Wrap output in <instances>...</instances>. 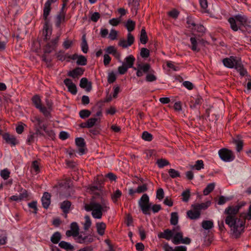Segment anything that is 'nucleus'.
<instances>
[{
	"instance_id": "obj_11",
	"label": "nucleus",
	"mask_w": 251,
	"mask_h": 251,
	"mask_svg": "<svg viewBox=\"0 0 251 251\" xmlns=\"http://www.w3.org/2000/svg\"><path fill=\"white\" fill-rule=\"evenodd\" d=\"M240 60V58L235 56H230L229 58H224L222 62L224 66L228 68H234L236 62Z\"/></svg>"
},
{
	"instance_id": "obj_54",
	"label": "nucleus",
	"mask_w": 251,
	"mask_h": 251,
	"mask_svg": "<svg viewBox=\"0 0 251 251\" xmlns=\"http://www.w3.org/2000/svg\"><path fill=\"white\" fill-rule=\"evenodd\" d=\"M56 57L58 60L63 61L68 59V54H64V52L61 51L56 53Z\"/></svg>"
},
{
	"instance_id": "obj_7",
	"label": "nucleus",
	"mask_w": 251,
	"mask_h": 251,
	"mask_svg": "<svg viewBox=\"0 0 251 251\" xmlns=\"http://www.w3.org/2000/svg\"><path fill=\"white\" fill-rule=\"evenodd\" d=\"M219 155L222 160L225 162H230L234 160L235 156L232 152L226 149L219 150Z\"/></svg>"
},
{
	"instance_id": "obj_9",
	"label": "nucleus",
	"mask_w": 251,
	"mask_h": 251,
	"mask_svg": "<svg viewBox=\"0 0 251 251\" xmlns=\"http://www.w3.org/2000/svg\"><path fill=\"white\" fill-rule=\"evenodd\" d=\"M44 19L45 20V24L43 29V35L44 36V40L47 41L50 37L52 33V29L49 24V20L48 17H47L46 19Z\"/></svg>"
},
{
	"instance_id": "obj_19",
	"label": "nucleus",
	"mask_w": 251,
	"mask_h": 251,
	"mask_svg": "<svg viewBox=\"0 0 251 251\" xmlns=\"http://www.w3.org/2000/svg\"><path fill=\"white\" fill-rule=\"evenodd\" d=\"M50 197L51 196L48 192H45L42 198L41 201L43 207L47 209L50 204Z\"/></svg>"
},
{
	"instance_id": "obj_14",
	"label": "nucleus",
	"mask_w": 251,
	"mask_h": 251,
	"mask_svg": "<svg viewBox=\"0 0 251 251\" xmlns=\"http://www.w3.org/2000/svg\"><path fill=\"white\" fill-rule=\"evenodd\" d=\"M176 227H178V229H176L174 231V234L173 236L172 242L175 245H178L180 244L181 241L183 237V233L180 230V227L177 226Z\"/></svg>"
},
{
	"instance_id": "obj_10",
	"label": "nucleus",
	"mask_w": 251,
	"mask_h": 251,
	"mask_svg": "<svg viewBox=\"0 0 251 251\" xmlns=\"http://www.w3.org/2000/svg\"><path fill=\"white\" fill-rule=\"evenodd\" d=\"M177 229H178V227H174L172 230L166 229L164 230L163 232L159 233L158 237L159 238H163L167 240H170L173 238L174 231Z\"/></svg>"
},
{
	"instance_id": "obj_63",
	"label": "nucleus",
	"mask_w": 251,
	"mask_h": 251,
	"mask_svg": "<svg viewBox=\"0 0 251 251\" xmlns=\"http://www.w3.org/2000/svg\"><path fill=\"white\" fill-rule=\"evenodd\" d=\"M193 30H194L197 31L198 32L202 33L205 32V29L202 25H200V24H196V26H195V27Z\"/></svg>"
},
{
	"instance_id": "obj_20",
	"label": "nucleus",
	"mask_w": 251,
	"mask_h": 251,
	"mask_svg": "<svg viewBox=\"0 0 251 251\" xmlns=\"http://www.w3.org/2000/svg\"><path fill=\"white\" fill-rule=\"evenodd\" d=\"M79 86L87 92H90L92 89V83L88 81L86 77H83L80 79Z\"/></svg>"
},
{
	"instance_id": "obj_45",
	"label": "nucleus",
	"mask_w": 251,
	"mask_h": 251,
	"mask_svg": "<svg viewBox=\"0 0 251 251\" xmlns=\"http://www.w3.org/2000/svg\"><path fill=\"white\" fill-rule=\"evenodd\" d=\"M156 164L159 168H162L168 165L169 164V162L167 160L161 158L157 160Z\"/></svg>"
},
{
	"instance_id": "obj_36",
	"label": "nucleus",
	"mask_w": 251,
	"mask_h": 251,
	"mask_svg": "<svg viewBox=\"0 0 251 251\" xmlns=\"http://www.w3.org/2000/svg\"><path fill=\"white\" fill-rule=\"evenodd\" d=\"M125 26L128 32L130 33L135 28V23L131 20L129 19L127 21Z\"/></svg>"
},
{
	"instance_id": "obj_29",
	"label": "nucleus",
	"mask_w": 251,
	"mask_h": 251,
	"mask_svg": "<svg viewBox=\"0 0 251 251\" xmlns=\"http://www.w3.org/2000/svg\"><path fill=\"white\" fill-rule=\"evenodd\" d=\"M210 202L207 201L205 203H201L200 204H197L195 205H192L194 209L197 210L198 211L201 212V210L202 209H206L209 205Z\"/></svg>"
},
{
	"instance_id": "obj_27",
	"label": "nucleus",
	"mask_w": 251,
	"mask_h": 251,
	"mask_svg": "<svg viewBox=\"0 0 251 251\" xmlns=\"http://www.w3.org/2000/svg\"><path fill=\"white\" fill-rule=\"evenodd\" d=\"M203 101L202 98L198 96L197 97L191 101L190 107L191 108H197L198 106L200 105Z\"/></svg>"
},
{
	"instance_id": "obj_60",
	"label": "nucleus",
	"mask_w": 251,
	"mask_h": 251,
	"mask_svg": "<svg viewBox=\"0 0 251 251\" xmlns=\"http://www.w3.org/2000/svg\"><path fill=\"white\" fill-rule=\"evenodd\" d=\"M76 146L79 147H84L85 145V143L83 138L81 137L76 138L75 140Z\"/></svg>"
},
{
	"instance_id": "obj_39",
	"label": "nucleus",
	"mask_w": 251,
	"mask_h": 251,
	"mask_svg": "<svg viewBox=\"0 0 251 251\" xmlns=\"http://www.w3.org/2000/svg\"><path fill=\"white\" fill-rule=\"evenodd\" d=\"M122 196V192L119 190L117 189L113 194L111 195V199L113 202L116 203L119 199L121 198Z\"/></svg>"
},
{
	"instance_id": "obj_15",
	"label": "nucleus",
	"mask_w": 251,
	"mask_h": 251,
	"mask_svg": "<svg viewBox=\"0 0 251 251\" xmlns=\"http://www.w3.org/2000/svg\"><path fill=\"white\" fill-rule=\"evenodd\" d=\"M76 240L77 243L85 244L91 243L94 240L93 237L90 235H85L82 234L78 235Z\"/></svg>"
},
{
	"instance_id": "obj_8",
	"label": "nucleus",
	"mask_w": 251,
	"mask_h": 251,
	"mask_svg": "<svg viewBox=\"0 0 251 251\" xmlns=\"http://www.w3.org/2000/svg\"><path fill=\"white\" fill-rule=\"evenodd\" d=\"M190 41L191 45L189 46V47L193 51L195 52H199L201 50L199 46V44H201L204 45L206 42L203 39H197L195 37H191Z\"/></svg>"
},
{
	"instance_id": "obj_25",
	"label": "nucleus",
	"mask_w": 251,
	"mask_h": 251,
	"mask_svg": "<svg viewBox=\"0 0 251 251\" xmlns=\"http://www.w3.org/2000/svg\"><path fill=\"white\" fill-rule=\"evenodd\" d=\"M59 246L67 251H73L74 250V247L70 243L62 241L59 243Z\"/></svg>"
},
{
	"instance_id": "obj_13",
	"label": "nucleus",
	"mask_w": 251,
	"mask_h": 251,
	"mask_svg": "<svg viewBox=\"0 0 251 251\" xmlns=\"http://www.w3.org/2000/svg\"><path fill=\"white\" fill-rule=\"evenodd\" d=\"M58 0H47L45 2L44 8H43V19H47V17H48L49 15L50 14L51 8V5L52 3H55Z\"/></svg>"
},
{
	"instance_id": "obj_62",
	"label": "nucleus",
	"mask_w": 251,
	"mask_h": 251,
	"mask_svg": "<svg viewBox=\"0 0 251 251\" xmlns=\"http://www.w3.org/2000/svg\"><path fill=\"white\" fill-rule=\"evenodd\" d=\"M147 185L146 184H144L141 185H139L138 186L137 188L136 189V192L137 193H142L146 192L147 190Z\"/></svg>"
},
{
	"instance_id": "obj_18",
	"label": "nucleus",
	"mask_w": 251,
	"mask_h": 251,
	"mask_svg": "<svg viewBox=\"0 0 251 251\" xmlns=\"http://www.w3.org/2000/svg\"><path fill=\"white\" fill-rule=\"evenodd\" d=\"M2 137L5 142L12 146H15L18 143V141L14 135L5 133L2 135Z\"/></svg>"
},
{
	"instance_id": "obj_64",
	"label": "nucleus",
	"mask_w": 251,
	"mask_h": 251,
	"mask_svg": "<svg viewBox=\"0 0 251 251\" xmlns=\"http://www.w3.org/2000/svg\"><path fill=\"white\" fill-rule=\"evenodd\" d=\"M140 55L143 58H147L150 56V51L146 48L141 49Z\"/></svg>"
},
{
	"instance_id": "obj_6",
	"label": "nucleus",
	"mask_w": 251,
	"mask_h": 251,
	"mask_svg": "<svg viewBox=\"0 0 251 251\" xmlns=\"http://www.w3.org/2000/svg\"><path fill=\"white\" fill-rule=\"evenodd\" d=\"M133 69L137 71L136 75L138 77L143 76L144 74L153 72L151 65L148 63L138 64L137 67L133 68Z\"/></svg>"
},
{
	"instance_id": "obj_47",
	"label": "nucleus",
	"mask_w": 251,
	"mask_h": 251,
	"mask_svg": "<svg viewBox=\"0 0 251 251\" xmlns=\"http://www.w3.org/2000/svg\"><path fill=\"white\" fill-rule=\"evenodd\" d=\"M87 125L89 126V128L92 127L97 122L100 123V119L97 118H92L89 119L87 121Z\"/></svg>"
},
{
	"instance_id": "obj_5",
	"label": "nucleus",
	"mask_w": 251,
	"mask_h": 251,
	"mask_svg": "<svg viewBox=\"0 0 251 251\" xmlns=\"http://www.w3.org/2000/svg\"><path fill=\"white\" fill-rule=\"evenodd\" d=\"M142 212L144 214H150L149 211L151 207V203H150V199L147 194H144L141 197L138 202Z\"/></svg>"
},
{
	"instance_id": "obj_4",
	"label": "nucleus",
	"mask_w": 251,
	"mask_h": 251,
	"mask_svg": "<svg viewBox=\"0 0 251 251\" xmlns=\"http://www.w3.org/2000/svg\"><path fill=\"white\" fill-rule=\"evenodd\" d=\"M84 208L87 211H92L91 214L94 218H101L103 209L99 203L92 202L89 204H85Z\"/></svg>"
},
{
	"instance_id": "obj_41",
	"label": "nucleus",
	"mask_w": 251,
	"mask_h": 251,
	"mask_svg": "<svg viewBox=\"0 0 251 251\" xmlns=\"http://www.w3.org/2000/svg\"><path fill=\"white\" fill-rule=\"evenodd\" d=\"M178 220V216L177 213L172 212L171 215L170 223L172 225L176 226Z\"/></svg>"
},
{
	"instance_id": "obj_52",
	"label": "nucleus",
	"mask_w": 251,
	"mask_h": 251,
	"mask_svg": "<svg viewBox=\"0 0 251 251\" xmlns=\"http://www.w3.org/2000/svg\"><path fill=\"white\" fill-rule=\"evenodd\" d=\"M20 200L21 201L24 200H27L28 197V194L25 189H22L21 193L19 195Z\"/></svg>"
},
{
	"instance_id": "obj_48",
	"label": "nucleus",
	"mask_w": 251,
	"mask_h": 251,
	"mask_svg": "<svg viewBox=\"0 0 251 251\" xmlns=\"http://www.w3.org/2000/svg\"><path fill=\"white\" fill-rule=\"evenodd\" d=\"M154 71L152 73H149L147 74L146 80L148 82H153L157 79L156 76L153 74Z\"/></svg>"
},
{
	"instance_id": "obj_16",
	"label": "nucleus",
	"mask_w": 251,
	"mask_h": 251,
	"mask_svg": "<svg viewBox=\"0 0 251 251\" xmlns=\"http://www.w3.org/2000/svg\"><path fill=\"white\" fill-rule=\"evenodd\" d=\"M64 83L67 87L69 92L73 95H75L77 93L76 86L72 80L70 78H66L64 80Z\"/></svg>"
},
{
	"instance_id": "obj_38",
	"label": "nucleus",
	"mask_w": 251,
	"mask_h": 251,
	"mask_svg": "<svg viewBox=\"0 0 251 251\" xmlns=\"http://www.w3.org/2000/svg\"><path fill=\"white\" fill-rule=\"evenodd\" d=\"M43 130L45 132L48 138L53 139L55 138V133L51 129H49L47 126H43Z\"/></svg>"
},
{
	"instance_id": "obj_34",
	"label": "nucleus",
	"mask_w": 251,
	"mask_h": 251,
	"mask_svg": "<svg viewBox=\"0 0 251 251\" xmlns=\"http://www.w3.org/2000/svg\"><path fill=\"white\" fill-rule=\"evenodd\" d=\"M201 226L205 230L211 229L214 226L213 222L210 220H204L201 223Z\"/></svg>"
},
{
	"instance_id": "obj_23",
	"label": "nucleus",
	"mask_w": 251,
	"mask_h": 251,
	"mask_svg": "<svg viewBox=\"0 0 251 251\" xmlns=\"http://www.w3.org/2000/svg\"><path fill=\"white\" fill-rule=\"evenodd\" d=\"M187 215L188 217L192 220L198 219L200 218L201 212L197 210H190L187 211Z\"/></svg>"
},
{
	"instance_id": "obj_44",
	"label": "nucleus",
	"mask_w": 251,
	"mask_h": 251,
	"mask_svg": "<svg viewBox=\"0 0 251 251\" xmlns=\"http://www.w3.org/2000/svg\"><path fill=\"white\" fill-rule=\"evenodd\" d=\"M37 137L36 136H35V134H33V132H30L26 140L27 144L29 145L32 144L35 141V140L37 139Z\"/></svg>"
},
{
	"instance_id": "obj_33",
	"label": "nucleus",
	"mask_w": 251,
	"mask_h": 251,
	"mask_svg": "<svg viewBox=\"0 0 251 251\" xmlns=\"http://www.w3.org/2000/svg\"><path fill=\"white\" fill-rule=\"evenodd\" d=\"M61 238V235L59 232L56 231L54 232L50 237V241L53 244H57L59 243Z\"/></svg>"
},
{
	"instance_id": "obj_55",
	"label": "nucleus",
	"mask_w": 251,
	"mask_h": 251,
	"mask_svg": "<svg viewBox=\"0 0 251 251\" xmlns=\"http://www.w3.org/2000/svg\"><path fill=\"white\" fill-rule=\"evenodd\" d=\"M181 196H182V200L184 202H187L190 198V192L189 190L183 191L182 193Z\"/></svg>"
},
{
	"instance_id": "obj_21",
	"label": "nucleus",
	"mask_w": 251,
	"mask_h": 251,
	"mask_svg": "<svg viewBox=\"0 0 251 251\" xmlns=\"http://www.w3.org/2000/svg\"><path fill=\"white\" fill-rule=\"evenodd\" d=\"M32 122L34 124L35 127H39L43 129V126H47V125L43 124V119L39 116H35L31 119Z\"/></svg>"
},
{
	"instance_id": "obj_37",
	"label": "nucleus",
	"mask_w": 251,
	"mask_h": 251,
	"mask_svg": "<svg viewBox=\"0 0 251 251\" xmlns=\"http://www.w3.org/2000/svg\"><path fill=\"white\" fill-rule=\"evenodd\" d=\"M215 186V183H211L208 184L205 188L203 190V194L204 195H208L211 193L214 189Z\"/></svg>"
},
{
	"instance_id": "obj_30",
	"label": "nucleus",
	"mask_w": 251,
	"mask_h": 251,
	"mask_svg": "<svg viewBox=\"0 0 251 251\" xmlns=\"http://www.w3.org/2000/svg\"><path fill=\"white\" fill-rule=\"evenodd\" d=\"M71 205V202L69 201H65L61 203L60 208L65 213H68Z\"/></svg>"
},
{
	"instance_id": "obj_17",
	"label": "nucleus",
	"mask_w": 251,
	"mask_h": 251,
	"mask_svg": "<svg viewBox=\"0 0 251 251\" xmlns=\"http://www.w3.org/2000/svg\"><path fill=\"white\" fill-rule=\"evenodd\" d=\"M234 69L239 73L241 76L243 77L248 75L247 69L245 68L240 59L236 62Z\"/></svg>"
},
{
	"instance_id": "obj_12",
	"label": "nucleus",
	"mask_w": 251,
	"mask_h": 251,
	"mask_svg": "<svg viewBox=\"0 0 251 251\" xmlns=\"http://www.w3.org/2000/svg\"><path fill=\"white\" fill-rule=\"evenodd\" d=\"M134 36L130 33H128L127 34V40L126 41L124 39H121L120 40L118 45L119 46H121L123 48H126L131 46V45L134 43Z\"/></svg>"
},
{
	"instance_id": "obj_31",
	"label": "nucleus",
	"mask_w": 251,
	"mask_h": 251,
	"mask_svg": "<svg viewBox=\"0 0 251 251\" xmlns=\"http://www.w3.org/2000/svg\"><path fill=\"white\" fill-rule=\"evenodd\" d=\"M148 40V37L147 35V33L144 27L142 28L141 31L140 36V41L141 43L143 44H145L147 43Z\"/></svg>"
},
{
	"instance_id": "obj_28",
	"label": "nucleus",
	"mask_w": 251,
	"mask_h": 251,
	"mask_svg": "<svg viewBox=\"0 0 251 251\" xmlns=\"http://www.w3.org/2000/svg\"><path fill=\"white\" fill-rule=\"evenodd\" d=\"M96 228L98 233L100 235L102 236L104 234L106 225L103 222L97 223L96 224Z\"/></svg>"
},
{
	"instance_id": "obj_59",
	"label": "nucleus",
	"mask_w": 251,
	"mask_h": 251,
	"mask_svg": "<svg viewBox=\"0 0 251 251\" xmlns=\"http://www.w3.org/2000/svg\"><path fill=\"white\" fill-rule=\"evenodd\" d=\"M116 79V76L114 72H111L108 74L107 77V81L111 84L113 83Z\"/></svg>"
},
{
	"instance_id": "obj_32",
	"label": "nucleus",
	"mask_w": 251,
	"mask_h": 251,
	"mask_svg": "<svg viewBox=\"0 0 251 251\" xmlns=\"http://www.w3.org/2000/svg\"><path fill=\"white\" fill-rule=\"evenodd\" d=\"M81 48L83 53H87L88 51V45L86 39V36L85 34L82 36V42L81 43Z\"/></svg>"
},
{
	"instance_id": "obj_61",
	"label": "nucleus",
	"mask_w": 251,
	"mask_h": 251,
	"mask_svg": "<svg viewBox=\"0 0 251 251\" xmlns=\"http://www.w3.org/2000/svg\"><path fill=\"white\" fill-rule=\"evenodd\" d=\"M100 204L101 205L102 208L103 209V212L106 211L109 208V206H108V202L106 200L102 199Z\"/></svg>"
},
{
	"instance_id": "obj_42",
	"label": "nucleus",
	"mask_w": 251,
	"mask_h": 251,
	"mask_svg": "<svg viewBox=\"0 0 251 251\" xmlns=\"http://www.w3.org/2000/svg\"><path fill=\"white\" fill-rule=\"evenodd\" d=\"M186 23L187 24V28L193 29L196 26V23L194 19L192 17H188L186 19Z\"/></svg>"
},
{
	"instance_id": "obj_50",
	"label": "nucleus",
	"mask_w": 251,
	"mask_h": 251,
	"mask_svg": "<svg viewBox=\"0 0 251 251\" xmlns=\"http://www.w3.org/2000/svg\"><path fill=\"white\" fill-rule=\"evenodd\" d=\"M79 114L81 118L85 119L90 116L91 112L87 109H83L79 111Z\"/></svg>"
},
{
	"instance_id": "obj_26",
	"label": "nucleus",
	"mask_w": 251,
	"mask_h": 251,
	"mask_svg": "<svg viewBox=\"0 0 251 251\" xmlns=\"http://www.w3.org/2000/svg\"><path fill=\"white\" fill-rule=\"evenodd\" d=\"M126 62L123 64L126 65L128 69L132 68L133 69V64L135 61V58L132 55H130L125 58Z\"/></svg>"
},
{
	"instance_id": "obj_57",
	"label": "nucleus",
	"mask_w": 251,
	"mask_h": 251,
	"mask_svg": "<svg viewBox=\"0 0 251 251\" xmlns=\"http://www.w3.org/2000/svg\"><path fill=\"white\" fill-rule=\"evenodd\" d=\"M204 167L203 162L202 160H198L196 162L193 168H195L197 170H200Z\"/></svg>"
},
{
	"instance_id": "obj_53",
	"label": "nucleus",
	"mask_w": 251,
	"mask_h": 251,
	"mask_svg": "<svg viewBox=\"0 0 251 251\" xmlns=\"http://www.w3.org/2000/svg\"><path fill=\"white\" fill-rule=\"evenodd\" d=\"M142 138L147 141H151L152 140V135L148 131H144L142 133Z\"/></svg>"
},
{
	"instance_id": "obj_2",
	"label": "nucleus",
	"mask_w": 251,
	"mask_h": 251,
	"mask_svg": "<svg viewBox=\"0 0 251 251\" xmlns=\"http://www.w3.org/2000/svg\"><path fill=\"white\" fill-rule=\"evenodd\" d=\"M228 21L230 25L231 28L234 31H237L238 30L243 32L246 30L251 31V27L249 25L250 22L247 17L245 15H237L234 18H229Z\"/></svg>"
},
{
	"instance_id": "obj_3",
	"label": "nucleus",
	"mask_w": 251,
	"mask_h": 251,
	"mask_svg": "<svg viewBox=\"0 0 251 251\" xmlns=\"http://www.w3.org/2000/svg\"><path fill=\"white\" fill-rule=\"evenodd\" d=\"M59 37H56L48 42L44 48V54L42 56V59L43 61L46 63L48 66L50 65L52 61V58L49 56L47 54L51 52L55 49L58 42Z\"/></svg>"
},
{
	"instance_id": "obj_56",
	"label": "nucleus",
	"mask_w": 251,
	"mask_h": 251,
	"mask_svg": "<svg viewBox=\"0 0 251 251\" xmlns=\"http://www.w3.org/2000/svg\"><path fill=\"white\" fill-rule=\"evenodd\" d=\"M85 223L84 224V229L85 230H87L91 225V221L90 217L88 216L85 217Z\"/></svg>"
},
{
	"instance_id": "obj_43",
	"label": "nucleus",
	"mask_w": 251,
	"mask_h": 251,
	"mask_svg": "<svg viewBox=\"0 0 251 251\" xmlns=\"http://www.w3.org/2000/svg\"><path fill=\"white\" fill-rule=\"evenodd\" d=\"M31 168V171L34 172L36 174H38L40 172L39 162L36 160L33 161Z\"/></svg>"
},
{
	"instance_id": "obj_49",
	"label": "nucleus",
	"mask_w": 251,
	"mask_h": 251,
	"mask_svg": "<svg viewBox=\"0 0 251 251\" xmlns=\"http://www.w3.org/2000/svg\"><path fill=\"white\" fill-rule=\"evenodd\" d=\"M76 63L78 65L84 66L87 64V59L82 55H79Z\"/></svg>"
},
{
	"instance_id": "obj_40",
	"label": "nucleus",
	"mask_w": 251,
	"mask_h": 251,
	"mask_svg": "<svg viewBox=\"0 0 251 251\" xmlns=\"http://www.w3.org/2000/svg\"><path fill=\"white\" fill-rule=\"evenodd\" d=\"M32 101L36 108H38L42 106L41 100L38 95H35L32 98Z\"/></svg>"
},
{
	"instance_id": "obj_35",
	"label": "nucleus",
	"mask_w": 251,
	"mask_h": 251,
	"mask_svg": "<svg viewBox=\"0 0 251 251\" xmlns=\"http://www.w3.org/2000/svg\"><path fill=\"white\" fill-rule=\"evenodd\" d=\"M234 143L236 145V150L238 152H240L243 149V141L239 137H237L234 139Z\"/></svg>"
},
{
	"instance_id": "obj_46",
	"label": "nucleus",
	"mask_w": 251,
	"mask_h": 251,
	"mask_svg": "<svg viewBox=\"0 0 251 251\" xmlns=\"http://www.w3.org/2000/svg\"><path fill=\"white\" fill-rule=\"evenodd\" d=\"M168 173L170 177L172 178H175L180 177V173L174 169H170L168 171Z\"/></svg>"
},
{
	"instance_id": "obj_51",
	"label": "nucleus",
	"mask_w": 251,
	"mask_h": 251,
	"mask_svg": "<svg viewBox=\"0 0 251 251\" xmlns=\"http://www.w3.org/2000/svg\"><path fill=\"white\" fill-rule=\"evenodd\" d=\"M42 112L45 117L49 118L50 116V111L45 106H41L38 108Z\"/></svg>"
},
{
	"instance_id": "obj_58",
	"label": "nucleus",
	"mask_w": 251,
	"mask_h": 251,
	"mask_svg": "<svg viewBox=\"0 0 251 251\" xmlns=\"http://www.w3.org/2000/svg\"><path fill=\"white\" fill-rule=\"evenodd\" d=\"M9 175L10 172L7 169H5L0 172V176L4 180H6L9 178Z\"/></svg>"
},
{
	"instance_id": "obj_1",
	"label": "nucleus",
	"mask_w": 251,
	"mask_h": 251,
	"mask_svg": "<svg viewBox=\"0 0 251 251\" xmlns=\"http://www.w3.org/2000/svg\"><path fill=\"white\" fill-rule=\"evenodd\" d=\"M243 205L237 204L227 207L225 211L227 216L225 219V223L231 228V231L236 238H238L244 232L246 220L251 219V204L250 205L248 212L240 214L238 218L236 215Z\"/></svg>"
},
{
	"instance_id": "obj_24",
	"label": "nucleus",
	"mask_w": 251,
	"mask_h": 251,
	"mask_svg": "<svg viewBox=\"0 0 251 251\" xmlns=\"http://www.w3.org/2000/svg\"><path fill=\"white\" fill-rule=\"evenodd\" d=\"M65 16L66 14L59 13L56 15L55 25L57 27H59L61 25V23L65 22Z\"/></svg>"
},
{
	"instance_id": "obj_22",
	"label": "nucleus",
	"mask_w": 251,
	"mask_h": 251,
	"mask_svg": "<svg viewBox=\"0 0 251 251\" xmlns=\"http://www.w3.org/2000/svg\"><path fill=\"white\" fill-rule=\"evenodd\" d=\"M84 72V70L80 67L76 68L73 70L70 71L68 73V75L69 76L72 77L74 78H75L78 77L79 76H81L83 75Z\"/></svg>"
}]
</instances>
